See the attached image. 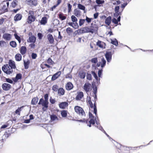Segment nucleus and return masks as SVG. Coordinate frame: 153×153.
<instances>
[{
	"label": "nucleus",
	"instance_id": "nucleus-9",
	"mask_svg": "<svg viewBox=\"0 0 153 153\" xmlns=\"http://www.w3.org/2000/svg\"><path fill=\"white\" fill-rule=\"evenodd\" d=\"M47 38L48 41L50 44H53L54 42L53 37L52 34H49L47 35Z\"/></svg>",
	"mask_w": 153,
	"mask_h": 153
},
{
	"label": "nucleus",
	"instance_id": "nucleus-63",
	"mask_svg": "<svg viewBox=\"0 0 153 153\" xmlns=\"http://www.w3.org/2000/svg\"><path fill=\"white\" fill-rule=\"evenodd\" d=\"M48 94H46L44 95V98L45 101H48Z\"/></svg>",
	"mask_w": 153,
	"mask_h": 153
},
{
	"label": "nucleus",
	"instance_id": "nucleus-30",
	"mask_svg": "<svg viewBox=\"0 0 153 153\" xmlns=\"http://www.w3.org/2000/svg\"><path fill=\"white\" fill-rule=\"evenodd\" d=\"M65 91L62 88H60L58 90V94L59 95H63L64 94Z\"/></svg>",
	"mask_w": 153,
	"mask_h": 153
},
{
	"label": "nucleus",
	"instance_id": "nucleus-59",
	"mask_svg": "<svg viewBox=\"0 0 153 153\" xmlns=\"http://www.w3.org/2000/svg\"><path fill=\"white\" fill-rule=\"evenodd\" d=\"M50 101L51 104H53L55 103V100L51 97L50 99Z\"/></svg>",
	"mask_w": 153,
	"mask_h": 153
},
{
	"label": "nucleus",
	"instance_id": "nucleus-28",
	"mask_svg": "<svg viewBox=\"0 0 153 153\" xmlns=\"http://www.w3.org/2000/svg\"><path fill=\"white\" fill-rule=\"evenodd\" d=\"M47 22L46 17H42L40 22V23L41 25H45Z\"/></svg>",
	"mask_w": 153,
	"mask_h": 153
},
{
	"label": "nucleus",
	"instance_id": "nucleus-15",
	"mask_svg": "<svg viewBox=\"0 0 153 153\" xmlns=\"http://www.w3.org/2000/svg\"><path fill=\"white\" fill-rule=\"evenodd\" d=\"M73 86L72 83L71 82H68L66 84L65 88L66 90H70L72 89Z\"/></svg>",
	"mask_w": 153,
	"mask_h": 153
},
{
	"label": "nucleus",
	"instance_id": "nucleus-24",
	"mask_svg": "<svg viewBox=\"0 0 153 153\" xmlns=\"http://www.w3.org/2000/svg\"><path fill=\"white\" fill-rule=\"evenodd\" d=\"M26 51V48L25 46H22L21 47L20 49V52L22 55L25 54Z\"/></svg>",
	"mask_w": 153,
	"mask_h": 153
},
{
	"label": "nucleus",
	"instance_id": "nucleus-37",
	"mask_svg": "<svg viewBox=\"0 0 153 153\" xmlns=\"http://www.w3.org/2000/svg\"><path fill=\"white\" fill-rule=\"evenodd\" d=\"M77 5V7L78 8H79L80 9L85 11V6L83 5H82L81 4H78Z\"/></svg>",
	"mask_w": 153,
	"mask_h": 153
},
{
	"label": "nucleus",
	"instance_id": "nucleus-62",
	"mask_svg": "<svg viewBox=\"0 0 153 153\" xmlns=\"http://www.w3.org/2000/svg\"><path fill=\"white\" fill-rule=\"evenodd\" d=\"M102 70H99L98 71V76L99 77H101L102 74Z\"/></svg>",
	"mask_w": 153,
	"mask_h": 153
},
{
	"label": "nucleus",
	"instance_id": "nucleus-17",
	"mask_svg": "<svg viewBox=\"0 0 153 153\" xmlns=\"http://www.w3.org/2000/svg\"><path fill=\"white\" fill-rule=\"evenodd\" d=\"M36 40V38L34 36L32 35L29 37V39L27 40L28 42L34 43Z\"/></svg>",
	"mask_w": 153,
	"mask_h": 153
},
{
	"label": "nucleus",
	"instance_id": "nucleus-23",
	"mask_svg": "<svg viewBox=\"0 0 153 153\" xmlns=\"http://www.w3.org/2000/svg\"><path fill=\"white\" fill-rule=\"evenodd\" d=\"M111 17L109 16L107 17L105 20V23L108 25H109L111 23Z\"/></svg>",
	"mask_w": 153,
	"mask_h": 153
},
{
	"label": "nucleus",
	"instance_id": "nucleus-7",
	"mask_svg": "<svg viewBox=\"0 0 153 153\" xmlns=\"http://www.w3.org/2000/svg\"><path fill=\"white\" fill-rule=\"evenodd\" d=\"M112 54L111 52H107L105 54V57L107 60V62H110L112 59Z\"/></svg>",
	"mask_w": 153,
	"mask_h": 153
},
{
	"label": "nucleus",
	"instance_id": "nucleus-35",
	"mask_svg": "<svg viewBox=\"0 0 153 153\" xmlns=\"http://www.w3.org/2000/svg\"><path fill=\"white\" fill-rule=\"evenodd\" d=\"M18 1L17 0H15L13 1L11 4V6L13 7H15L18 4Z\"/></svg>",
	"mask_w": 153,
	"mask_h": 153
},
{
	"label": "nucleus",
	"instance_id": "nucleus-32",
	"mask_svg": "<svg viewBox=\"0 0 153 153\" xmlns=\"http://www.w3.org/2000/svg\"><path fill=\"white\" fill-rule=\"evenodd\" d=\"M24 106H22L20 107H19L18 109L16 110L15 111V113L16 114H17L19 115H20V112L22 111V109L24 107Z\"/></svg>",
	"mask_w": 153,
	"mask_h": 153
},
{
	"label": "nucleus",
	"instance_id": "nucleus-58",
	"mask_svg": "<svg viewBox=\"0 0 153 153\" xmlns=\"http://www.w3.org/2000/svg\"><path fill=\"white\" fill-rule=\"evenodd\" d=\"M91 19L90 18L86 16V19L85 20V21L86 20L88 23H89L91 22Z\"/></svg>",
	"mask_w": 153,
	"mask_h": 153
},
{
	"label": "nucleus",
	"instance_id": "nucleus-22",
	"mask_svg": "<svg viewBox=\"0 0 153 153\" xmlns=\"http://www.w3.org/2000/svg\"><path fill=\"white\" fill-rule=\"evenodd\" d=\"M82 33H91L90 27H85L83 28L82 30H81Z\"/></svg>",
	"mask_w": 153,
	"mask_h": 153
},
{
	"label": "nucleus",
	"instance_id": "nucleus-3",
	"mask_svg": "<svg viewBox=\"0 0 153 153\" xmlns=\"http://www.w3.org/2000/svg\"><path fill=\"white\" fill-rule=\"evenodd\" d=\"M74 109L75 111L79 115L82 116H85V113L82 108L78 106L75 107Z\"/></svg>",
	"mask_w": 153,
	"mask_h": 153
},
{
	"label": "nucleus",
	"instance_id": "nucleus-60",
	"mask_svg": "<svg viewBox=\"0 0 153 153\" xmlns=\"http://www.w3.org/2000/svg\"><path fill=\"white\" fill-rule=\"evenodd\" d=\"M47 62L48 63L51 64H52L53 62L52 61L51 59L50 58H49L47 60Z\"/></svg>",
	"mask_w": 153,
	"mask_h": 153
},
{
	"label": "nucleus",
	"instance_id": "nucleus-11",
	"mask_svg": "<svg viewBox=\"0 0 153 153\" xmlns=\"http://www.w3.org/2000/svg\"><path fill=\"white\" fill-rule=\"evenodd\" d=\"M8 65L9 66L10 68H11V69H15L16 68L15 62L14 61H12L11 60H9Z\"/></svg>",
	"mask_w": 153,
	"mask_h": 153
},
{
	"label": "nucleus",
	"instance_id": "nucleus-21",
	"mask_svg": "<svg viewBox=\"0 0 153 153\" xmlns=\"http://www.w3.org/2000/svg\"><path fill=\"white\" fill-rule=\"evenodd\" d=\"M68 24L75 29L77 28L78 27V24L77 22H69Z\"/></svg>",
	"mask_w": 153,
	"mask_h": 153
},
{
	"label": "nucleus",
	"instance_id": "nucleus-43",
	"mask_svg": "<svg viewBox=\"0 0 153 153\" xmlns=\"http://www.w3.org/2000/svg\"><path fill=\"white\" fill-rule=\"evenodd\" d=\"M79 75L80 78L82 79H84L85 76V73L84 72L80 73Z\"/></svg>",
	"mask_w": 153,
	"mask_h": 153
},
{
	"label": "nucleus",
	"instance_id": "nucleus-29",
	"mask_svg": "<svg viewBox=\"0 0 153 153\" xmlns=\"http://www.w3.org/2000/svg\"><path fill=\"white\" fill-rule=\"evenodd\" d=\"M15 58L16 61H19L21 60L22 55L20 54L17 53L15 55Z\"/></svg>",
	"mask_w": 153,
	"mask_h": 153
},
{
	"label": "nucleus",
	"instance_id": "nucleus-12",
	"mask_svg": "<svg viewBox=\"0 0 153 153\" xmlns=\"http://www.w3.org/2000/svg\"><path fill=\"white\" fill-rule=\"evenodd\" d=\"M61 74V72L60 71H58L53 75L52 77L51 80L54 81Z\"/></svg>",
	"mask_w": 153,
	"mask_h": 153
},
{
	"label": "nucleus",
	"instance_id": "nucleus-16",
	"mask_svg": "<svg viewBox=\"0 0 153 153\" xmlns=\"http://www.w3.org/2000/svg\"><path fill=\"white\" fill-rule=\"evenodd\" d=\"M90 30H91V33H95L97 32L98 29V27L96 26H93L90 27Z\"/></svg>",
	"mask_w": 153,
	"mask_h": 153
},
{
	"label": "nucleus",
	"instance_id": "nucleus-20",
	"mask_svg": "<svg viewBox=\"0 0 153 153\" xmlns=\"http://www.w3.org/2000/svg\"><path fill=\"white\" fill-rule=\"evenodd\" d=\"M68 105V103L66 102H62L59 104L60 108L62 109L65 108Z\"/></svg>",
	"mask_w": 153,
	"mask_h": 153
},
{
	"label": "nucleus",
	"instance_id": "nucleus-64",
	"mask_svg": "<svg viewBox=\"0 0 153 153\" xmlns=\"http://www.w3.org/2000/svg\"><path fill=\"white\" fill-rule=\"evenodd\" d=\"M112 22L113 23H114L115 24H118V22H117V19L115 18H114L112 20Z\"/></svg>",
	"mask_w": 153,
	"mask_h": 153
},
{
	"label": "nucleus",
	"instance_id": "nucleus-27",
	"mask_svg": "<svg viewBox=\"0 0 153 153\" xmlns=\"http://www.w3.org/2000/svg\"><path fill=\"white\" fill-rule=\"evenodd\" d=\"M38 100L39 98L37 97L33 98L32 100V104L33 105H36L37 103Z\"/></svg>",
	"mask_w": 153,
	"mask_h": 153
},
{
	"label": "nucleus",
	"instance_id": "nucleus-33",
	"mask_svg": "<svg viewBox=\"0 0 153 153\" xmlns=\"http://www.w3.org/2000/svg\"><path fill=\"white\" fill-rule=\"evenodd\" d=\"M92 75H93V76H94V77L95 78V79L97 80V83H100V79L99 78V79H98V77H97V74H96V73L94 72V71H92Z\"/></svg>",
	"mask_w": 153,
	"mask_h": 153
},
{
	"label": "nucleus",
	"instance_id": "nucleus-47",
	"mask_svg": "<svg viewBox=\"0 0 153 153\" xmlns=\"http://www.w3.org/2000/svg\"><path fill=\"white\" fill-rule=\"evenodd\" d=\"M59 17L61 20H63L66 19V17L65 16H63L62 14H59Z\"/></svg>",
	"mask_w": 153,
	"mask_h": 153
},
{
	"label": "nucleus",
	"instance_id": "nucleus-53",
	"mask_svg": "<svg viewBox=\"0 0 153 153\" xmlns=\"http://www.w3.org/2000/svg\"><path fill=\"white\" fill-rule=\"evenodd\" d=\"M91 62L94 63H96L97 62V58H92L91 60Z\"/></svg>",
	"mask_w": 153,
	"mask_h": 153
},
{
	"label": "nucleus",
	"instance_id": "nucleus-19",
	"mask_svg": "<svg viewBox=\"0 0 153 153\" xmlns=\"http://www.w3.org/2000/svg\"><path fill=\"white\" fill-rule=\"evenodd\" d=\"M22 76V75L20 74H18L15 78H13V80L14 82H16L19 79L21 78Z\"/></svg>",
	"mask_w": 153,
	"mask_h": 153
},
{
	"label": "nucleus",
	"instance_id": "nucleus-54",
	"mask_svg": "<svg viewBox=\"0 0 153 153\" xmlns=\"http://www.w3.org/2000/svg\"><path fill=\"white\" fill-rule=\"evenodd\" d=\"M96 2L98 4H101L103 3L104 2V1L100 0H96Z\"/></svg>",
	"mask_w": 153,
	"mask_h": 153
},
{
	"label": "nucleus",
	"instance_id": "nucleus-45",
	"mask_svg": "<svg viewBox=\"0 0 153 153\" xmlns=\"http://www.w3.org/2000/svg\"><path fill=\"white\" fill-rule=\"evenodd\" d=\"M96 120V117L94 118H91L90 119V120L89 121V122L90 123H91L92 125H94L95 124V122Z\"/></svg>",
	"mask_w": 153,
	"mask_h": 153
},
{
	"label": "nucleus",
	"instance_id": "nucleus-2",
	"mask_svg": "<svg viewBox=\"0 0 153 153\" xmlns=\"http://www.w3.org/2000/svg\"><path fill=\"white\" fill-rule=\"evenodd\" d=\"M2 71L7 74H10L13 72V69L10 68L8 64L4 65L2 68Z\"/></svg>",
	"mask_w": 153,
	"mask_h": 153
},
{
	"label": "nucleus",
	"instance_id": "nucleus-10",
	"mask_svg": "<svg viewBox=\"0 0 153 153\" xmlns=\"http://www.w3.org/2000/svg\"><path fill=\"white\" fill-rule=\"evenodd\" d=\"M2 38L7 41L10 40L11 38V35L7 33H5L2 36Z\"/></svg>",
	"mask_w": 153,
	"mask_h": 153
},
{
	"label": "nucleus",
	"instance_id": "nucleus-38",
	"mask_svg": "<svg viewBox=\"0 0 153 153\" xmlns=\"http://www.w3.org/2000/svg\"><path fill=\"white\" fill-rule=\"evenodd\" d=\"M10 45L13 48H15L16 47L17 44L16 42L14 41H12L10 43Z\"/></svg>",
	"mask_w": 153,
	"mask_h": 153
},
{
	"label": "nucleus",
	"instance_id": "nucleus-44",
	"mask_svg": "<svg viewBox=\"0 0 153 153\" xmlns=\"http://www.w3.org/2000/svg\"><path fill=\"white\" fill-rule=\"evenodd\" d=\"M52 89L55 91H57L58 90V87L56 85H53L52 87Z\"/></svg>",
	"mask_w": 153,
	"mask_h": 153
},
{
	"label": "nucleus",
	"instance_id": "nucleus-57",
	"mask_svg": "<svg viewBox=\"0 0 153 153\" xmlns=\"http://www.w3.org/2000/svg\"><path fill=\"white\" fill-rule=\"evenodd\" d=\"M86 77L87 79L89 80H91V74H88Z\"/></svg>",
	"mask_w": 153,
	"mask_h": 153
},
{
	"label": "nucleus",
	"instance_id": "nucleus-31",
	"mask_svg": "<svg viewBox=\"0 0 153 153\" xmlns=\"http://www.w3.org/2000/svg\"><path fill=\"white\" fill-rule=\"evenodd\" d=\"M81 12L80 10L76 9L74 10V14L77 16H79L80 15Z\"/></svg>",
	"mask_w": 153,
	"mask_h": 153
},
{
	"label": "nucleus",
	"instance_id": "nucleus-4",
	"mask_svg": "<svg viewBox=\"0 0 153 153\" xmlns=\"http://www.w3.org/2000/svg\"><path fill=\"white\" fill-rule=\"evenodd\" d=\"M106 63V61L105 59L103 57L101 58V59L99 63L97 64V67H99L101 66L102 68H103L105 65Z\"/></svg>",
	"mask_w": 153,
	"mask_h": 153
},
{
	"label": "nucleus",
	"instance_id": "nucleus-61",
	"mask_svg": "<svg viewBox=\"0 0 153 153\" xmlns=\"http://www.w3.org/2000/svg\"><path fill=\"white\" fill-rule=\"evenodd\" d=\"M87 102L88 103L91 102V97H87Z\"/></svg>",
	"mask_w": 153,
	"mask_h": 153
},
{
	"label": "nucleus",
	"instance_id": "nucleus-5",
	"mask_svg": "<svg viewBox=\"0 0 153 153\" xmlns=\"http://www.w3.org/2000/svg\"><path fill=\"white\" fill-rule=\"evenodd\" d=\"M83 88L87 93L91 90V84L88 82L85 83L83 86Z\"/></svg>",
	"mask_w": 153,
	"mask_h": 153
},
{
	"label": "nucleus",
	"instance_id": "nucleus-1",
	"mask_svg": "<svg viewBox=\"0 0 153 153\" xmlns=\"http://www.w3.org/2000/svg\"><path fill=\"white\" fill-rule=\"evenodd\" d=\"M9 5V2H3L0 6V10L3 13L7 12Z\"/></svg>",
	"mask_w": 153,
	"mask_h": 153
},
{
	"label": "nucleus",
	"instance_id": "nucleus-14",
	"mask_svg": "<svg viewBox=\"0 0 153 153\" xmlns=\"http://www.w3.org/2000/svg\"><path fill=\"white\" fill-rule=\"evenodd\" d=\"M97 45L100 48H105V44L100 41L99 40L97 42Z\"/></svg>",
	"mask_w": 153,
	"mask_h": 153
},
{
	"label": "nucleus",
	"instance_id": "nucleus-18",
	"mask_svg": "<svg viewBox=\"0 0 153 153\" xmlns=\"http://www.w3.org/2000/svg\"><path fill=\"white\" fill-rule=\"evenodd\" d=\"M22 17V15L20 14H17L14 16V19L15 21H17L20 20Z\"/></svg>",
	"mask_w": 153,
	"mask_h": 153
},
{
	"label": "nucleus",
	"instance_id": "nucleus-25",
	"mask_svg": "<svg viewBox=\"0 0 153 153\" xmlns=\"http://www.w3.org/2000/svg\"><path fill=\"white\" fill-rule=\"evenodd\" d=\"M83 96V94L82 92H80L78 93L76 97V99L77 100H80Z\"/></svg>",
	"mask_w": 153,
	"mask_h": 153
},
{
	"label": "nucleus",
	"instance_id": "nucleus-56",
	"mask_svg": "<svg viewBox=\"0 0 153 153\" xmlns=\"http://www.w3.org/2000/svg\"><path fill=\"white\" fill-rule=\"evenodd\" d=\"M121 15V13L119 11L115 12L114 13V16L115 17H117L119 15Z\"/></svg>",
	"mask_w": 153,
	"mask_h": 153
},
{
	"label": "nucleus",
	"instance_id": "nucleus-26",
	"mask_svg": "<svg viewBox=\"0 0 153 153\" xmlns=\"http://www.w3.org/2000/svg\"><path fill=\"white\" fill-rule=\"evenodd\" d=\"M24 65L25 68V69H27L29 68V65L30 63L29 60H27L26 61L24 60Z\"/></svg>",
	"mask_w": 153,
	"mask_h": 153
},
{
	"label": "nucleus",
	"instance_id": "nucleus-48",
	"mask_svg": "<svg viewBox=\"0 0 153 153\" xmlns=\"http://www.w3.org/2000/svg\"><path fill=\"white\" fill-rule=\"evenodd\" d=\"M85 19H80L79 21V25L80 26H81L85 22Z\"/></svg>",
	"mask_w": 153,
	"mask_h": 153
},
{
	"label": "nucleus",
	"instance_id": "nucleus-34",
	"mask_svg": "<svg viewBox=\"0 0 153 153\" xmlns=\"http://www.w3.org/2000/svg\"><path fill=\"white\" fill-rule=\"evenodd\" d=\"M51 120L52 121H54L56 120H58V118L56 115L52 114L50 115Z\"/></svg>",
	"mask_w": 153,
	"mask_h": 153
},
{
	"label": "nucleus",
	"instance_id": "nucleus-6",
	"mask_svg": "<svg viewBox=\"0 0 153 153\" xmlns=\"http://www.w3.org/2000/svg\"><path fill=\"white\" fill-rule=\"evenodd\" d=\"M96 102H95L94 103V105H93V103L92 102H90L89 103V106L91 108H94V114H95V115L97 117V110L96 107Z\"/></svg>",
	"mask_w": 153,
	"mask_h": 153
},
{
	"label": "nucleus",
	"instance_id": "nucleus-46",
	"mask_svg": "<svg viewBox=\"0 0 153 153\" xmlns=\"http://www.w3.org/2000/svg\"><path fill=\"white\" fill-rule=\"evenodd\" d=\"M71 19L72 21L74 22H76L77 21V19L74 15H72L71 16Z\"/></svg>",
	"mask_w": 153,
	"mask_h": 153
},
{
	"label": "nucleus",
	"instance_id": "nucleus-13",
	"mask_svg": "<svg viewBox=\"0 0 153 153\" xmlns=\"http://www.w3.org/2000/svg\"><path fill=\"white\" fill-rule=\"evenodd\" d=\"M35 17L34 16H28L27 19V22L28 24H31L32 22L35 21Z\"/></svg>",
	"mask_w": 153,
	"mask_h": 153
},
{
	"label": "nucleus",
	"instance_id": "nucleus-50",
	"mask_svg": "<svg viewBox=\"0 0 153 153\" xmlns=\"http://www.w3.org/2000/svg\"><path fill=\"white\" fill-rule=\"evenodd\" d=\"M67 5L68 7V12L69 13L71 11V10L72 8V5L70 3H68Z\"/></svg>",
	"mask_w": 153,
	"mask_h": 153
},
{
	"label": "nucleus",
	"instance_id": "nucleus-55",
	"mask_svg": "<svg viewBox=\"0 0 153 153\" xmlns=\"http://www.w3.org/2000/svg\"><path fill=\"white\" fill-rule=\"evenodd\" d=\"M34 12L32 10H30L28 13V16H34Z\"/></svg>",
	"mask_w": 153,
	"mask_h": 153
},
{
	"label": "nucleus",
	"instance_id": "nucleus-52",
	"mask_svg": "<svg viewBox=\"0 0 153 153\" xmlns=\"http://www.w3.org/2000/svg\"><path fill=\"white\" fill-rule=\"evenodd\" d=\"M66 31L67 33H70L73 31L72 30L70 27H68L66 29Z\"/></svg>",
	"mask_w": 153,
	"mask_h": 153
},
{
	"label": "nucleus",
	"instance_id": "nucleus-39",
	"mask_svg": "<svg viewBox=\"0 0 153 153\" xmlns=\"http://www.w3.org/2000/svg\"><path fill=\"white\" fill-rule=\"evenodd\" d=\"M14 36L16 39L20 43L21 42V39L20 36L17 35L16 33L14 34Z\"/></svg>",
	"mask_w": 153,
	"mask_h": 153
},
{
	"label": "nucleus",
	"instance_id": "nucleus-41",
	"mask_svg": "<svg viewBox=\"0 0 153 153\" xmlns=\"http://www.w3.org/2000/svg\"><path fill=\"white\" fill-rule=\"evenodd\" d=\"M61 114L62 117H66L67 115V111L65 110H63L61 111Z\"/></svg>",
	"mask_w": 153,
	"mask_h": 153
},
{
	"label": "nucleus",
	"instance_id": "nucleus-40",
	"mask_svg": "<svg viewBox=\"0 0 153 153\" xmlns=\"http://www.w3.org/2000/svg\"><path fill=\"white\" fill-rule=\"evenodd\" d=\"M6 45V43L4 41H0V46L1 47H3Z\"/></svg>",
	"mask_w": 153,
	"mask_h": 153
},
{
	"label": "nucleus",
	"instance_id": "nucleus-49",
	"mask_svg": "<svg viewBox=\"0 0 153 153\" xmlns=\"http://www.w3.org/2000/svg\"><path fill=\"white\" fill-rule=\"evenodd\" d=\"M37 0H33L31 2V5H33L34 6H36L37 4Z\"/></svg>",
	"mask_w": 153,
	"mask_h": 153
},
{
	"label": "nucleus",
	"instance_id": "nucleus-51",
	"mask_svg": "<svg viewBox=\"0 0 153 153\" xmlns=\"http://www.w3.org/2000/svg\"><path fill=\"white\" fill-rule=\"evenodd\" d=\"M93 93L94 94H96L97 92V88L96 86H93L92 87Z\"/></svg>",
	"mask_w": 153,
	"mask_h": 153
},
{
	"label": "nucleus",
	"instance_id": "nucleus-36",
	"mask_svg": "<svg viewBox=\"0 0 153 153\" xmlns=\"http://www.w3.org/2000/svg\"><path fill=\"white\" fill-rule=\"evenodd\" d=\"M48 101H44L43 102H42V104L41 105L45 108H47L48 107Z\"/></svg>",
	"mask_w": 153,
	"mask_h": 153
},
{
	"label": "nucleus",
	"instance_id": "nucleus-42",
	"mask_svg": "<svg viewBox=\"0 0 153 153\" xmlns=\"http://www.w3.org/2000/svg\"><path fill=\"white\" fill-rule=\"evenodd\" d=\"M111 43L116 46L118 45V41L116 39H115L114 40H111Z\"/></svg>",
	"mask_w": 153,
	"mask_h": 153
},
{
	"label": "nucleus",
	"instance_id": "nucleus-8",
	"mask_svg": "<svg viewBox=\"0 0 153 153\" xmlns=\"http://www.w3.org/2000/svg\"><path fill=\"white\" fill-rule=\"evenodd\" d=\"M11 85L7 83H5L2 85V87L3 89L5 91H8L11 88Z\"/></svg>",
	"mask_w": 153,
	"mask_h": 153
}]
</instances>
